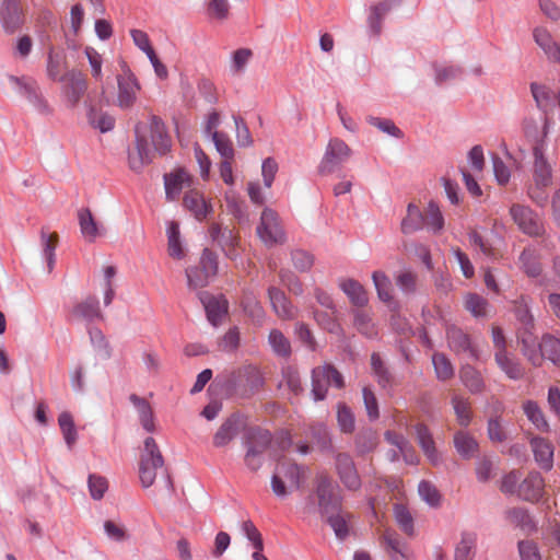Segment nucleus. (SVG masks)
<instances>
[{
	"label": "nucleus",
	"mask_w": 560,
	"mask_h": 560,
	"mask_svg": "<svg viewBox=\"0 0 560 560\" xmlns=\"http://www.w3.org/2000/svg\"><path fill=\"white\" fill-rule=\"evenodd\" d=\"M272 442L271 433L259 427H250L243 434L245 447L244 463L252 471H257L265 463V455Z\"/></svg>",
	"instance_id": "nucleus-1"
},
{
	"label": "nucleus",
	"mask_w": 560,
	"mask_h": 560,
	"mask_svg": "<svg viewBox=\"0 0 560 560\" xmlns=\"http://www.w3.org/2000/svg\"><path fill=\"white\" fill-rule=\"evenodd\" d=\"M163 467L164 458L159 445L153 438H147L139 460V477L142 486L151 487L155 481L158 470H162Z\"/></svg>",
	"instance_id": "nucleus-2"
},
{
	"label": "nucleus",
	"mask_w": 560,
	"mask_h": 560,
	"mask_svg": "<svg viewBox=\"0 0 560 560\" xmlns=\"http://www.w3.org/2000/svg\"><path fill=\"white\" fill-rule=\"evenodd\" d=\"M329 386L338 389L345 387V380L341 373L329 363L314 368L312 370V396L314 400H324Z\"/></svg>",
	"instance_id": "nucleus-3"
},
{
	"label": "nucleus",
	"mask_w": 560,
	"mask_h": 560,
	"mask_svg": "<svg viewBox=\"0 0 560 560\" xmlns=\"http://www.w3.org/2000/svg\"><path fill=\"white\" fill-rule=\"evenodd\" d=\"M510 215L517 229L529 237H541L546 233L545 223L539 213L529 206L513 203Z\"/></svg>",
	"instance_id": "nucleus-4"
},
{
	"label": "nucleus",
	"mask_w": 560,
	"mask_h": 560,
	"mask_svg": "<svg viewBox=\"0 0 560 560\" xmlns=\"http://www.w3.org/2000/svg\"><path fill=\"white\" fill-rule=\"evenodd\" d=\"M315 492L318 510L323 516L341 511L343 498L338 491V486L334 483L329 476L325 474L317 476Z\"/></svg>",
	"instance_id": "nucleus-5"
},
{
	"label": "nucleus",
	"mask_w": 560,
	"mask_h": 560,
	"mask_svg": "<svg viewBox=\"0 0 560 560\" xmlns=\"http://www.w3.org/2000/svg\"><path fill=\"white\" fill-rule=\"evenodd\" d=\"M257 234L261 242L268 247L282 245L287 240L278 214L269 208L264 209L260 215V222L257 225Z\"/></svg>",
	"instance_id": "nucleus-6"
},
{
	"label": "nucleus",
	"mask_w": 560,
	"mask_h": 560,
	"mask_svg": "<svg viewBox=\"0 0 560 560\" xmlns=\"http://www.w3.org/2000/svg\"><path fill=\"white\" fill-rule=\"evenodd\" d=\"M8 80L15 85L18 93L24 96L39 114L49 115L51 113L50 106L40 93V89L33 78L10 74L8 75Z\"/></svg>",
	"instance_id": "nucleus-7"
},
{
	"label": "nucleus",
	"mask_w": 560,
	"mask_h": 560,
	"mask_svg": "<svg viewBox=\"0 0 560 560\" xmlns=\"http://www.w3.org/2000/svg\"><path fill=\"white\" fill-rule=\"evenodd\" d=\"M352 151L349 145L339 138L329 140L325 154L319 164L320 174H331L337 171L351 156Z\"/></svg>",
	"instance_id": "nucleus-8"
},
{
	"label": "nucleus",
	"mask_w": 560,
	"mask_h": 560,
	"mask_svg": "<svg viewBox=\"0 0 560 560\" xmlns=\"http://www.w3.org/2000/svg\"><path fill=\"white\" fill-rule=\"evenodd\" d=\"M335 468L340 482L346 489L358 491L361 488V477L350 454L345 452L335 453Z\"/></svg>",
	"instance_id": "nucleus-9"
},
{
	"label": "nucleus",
	"mask_w": 560,
	"mask_h": 560,
	"mask_svg": "<svg viewBox=\"0 0 560 560\" xmlns=\"http://www.w3.org/2000/svg\"><path fill=\"white\" fill-rule=\"evenodd\" d=\"M517 342L521 345V352L534 366H541L542 354L540 350V341L536 335L535 328L517 327Z\"/></svg>",
	"instance_id": "nucleus-10"
},
{
	"label": "nucleus",
	"mask_w": 560,
	"mask_h": 560,
	"mask_svg": "<svg viewBox=\"0 0 560 560\" xmlns=\"http://www.w3.org/2000/svg\"><path fill=\"white\" fill-rule=\"evenodd\" d=\"M0 23L7 34H14L24 23V11L20 0H2Z\"/></svg>",
	"instance_id": "nucleus-11"
},
{
	"label": "nucleus",
	"mask_w": 560,
	"mask_h": 560,
	"mask_svg": "<svg viewBox=\"0 0 560 560\" xmlns=\"http://www.w3.org/2000/svg\"><path fill=\"white\" fill-rule=\"evenodd\" d=\"M446 338L450 349L456 354H466L474 360L479 359V350L472 343L470 336L462 328L450 326L446 329Z\"/></svg>",
	"instance_id": "nucleus-12"
},
{
	"label": "nucleus",
	"mask_w": 560,
	"mask_h": 560,
	"mask_svg": "<svg viewBox=\"0 0 560 560\" xmlns=\"http://www.w3.org/2000/svg\"><path fill=\"white\" fill-rule=\"evenodd\" d=\"M533 179L537 188H547L552 183V168L544 153V144L537 143L533 148Z\"/></svg>",
	"instance_id": "nucleus-13"
},
{
	"label": "nucleus",
	"mask_w": 560,
	"mask_h": 560,
	"mask_svg": "<svg viewBox=\"0 0 560 560\" xmlns=\"http://www.w3.org/2000/svg\"><path fill=\"white\" fill-rule=\"evenodd\" d=\"M117 105L122 109L130 108L135 104L137 93L140 90L137 78L128 69L122 75L117 77Z\"/></svg>",
	"instance_id": "nucleus-14"
},
{
	"label": "nucleus",
	"mask_w": 560,
	"mask_h": 560,
	"mask_svg": "<svg viewBox=\"0 0 560 560\" xmlns=\"http://www.w3.org/2000/svg\"><path fill=\"white\" fill-rule=\"evenodd\" d=\"M209 235L211 240L217 243L225 256L230 259L236 258V246L238 243L237 236L233 230L222 226L219 223H212L209 228Z\"/></svg>",
	"instance_id": "nucleus-15"
},
{
	"label": "nucleus",
	"mask_w": 560,
	"mask_h": 560,
	"mask_svg": "<svg viewBox=\"0 0 560 560\" xmlns=\"http://www.w3.org/2000/svg\"><path fill=\"white\" fill-rule=\"evenodd\" d=\"M533 39L535 44L544 51L549 61L560 65V42H556L553 39L547 27H534Z\"/></svg>",
	"instance_id": "nucleus-16"
},
{
	"label": "nucleus",
	"mask_w": 560,
	"mask_h": 560,
	"mask_svg": "<svg viewBox=\"0 0 560 560\" xmlns=\"http://www.w3.org/2000/svg\"><path fill=\"white\" fill-rule=\"evenodd\" d=\"M529 445L538 466L546 471L551 470L555 451L552 443L542 436L535 435L529 439Z\"/></svg>",
	"instance_id": "nucleus-17"
},
{
	"label": "nucleus",
	"mask_w": 560,
	"mask_h": 560,
	"mask_svg": "<svg viewBox=\"0 0 560 560\" xmlns=\"http://www.w3.org/2000/svg\"><path fill=\"white\" fill-rule=\"evenodd\" d=\"M268 296L271 307L279 318L290 320L296 316V307L282 290L271 285L268 288Z\"/></svg>",
	"instance_id": "nucleus-18"
},
{
	"label": "nucleus",
	"mask_w": 560,
	"mask_h": 560,
	"mask_svg": "<svg viewBox=\"0 0 560 560\" xmlns=\"http://www.w3.org/2000/svg\"><path fill=\"white\" fill-rule=\"evenodd\" d=\"M544 478L540 472L532 471L518 485L517 494L521 499L529 502L538 501L544 492Z\"/></svg>",
	"instance_id": "nucleus-19"
},
{
	"label": "nucleus",
	"mask_w": 560,
	"mask_h": 560,
	"mask_svg": "<svg viewBox=\"0 0 560 560\" xmlns=\"http://www.w3.org/2000/svg\"><path fill=\"white\" fill-rule=\"evenodd\" d=\"M494 361L500 371L512 381H520L525 376V368L520 360L509 352H494Z\"/></svg>",
	"instance_id": "nucleus-20"
},
{
	"label": "nucleus",
	"mask_w": 560,
	"mask_h": 560,
	"mask_svg": "<svg viewBox=\"0 0 560 560\" xmlns=\"http://www.w3.org/2000/svg\"><path fill=\"white\" fill-rule=\"evenodd\" d=\"M200 300L205 306L208 320L213 326H219L228 314V301L223 296H213L208 293H201Z\"/></svg>",
	"instance_id": "nucleus-21"
},
{
	"label": "nucleus",
	"mask_w": 560,
	"mask_h": 560,
	"mask_svg": "<svg viewBox=\"0 0 560 560\" xmlns=\"http://www.w3.org/2000/svg\"><path fill=\"white\" fill-rule=\"evenodd\" d=\"M183 205L198 221L205 220L212 212V205L198 190L187 191L184 196Z\"/></svg>",
	"instance_id": "nucleus-22"
},
{
	"label": "nucleus",
	"mask_w": 560,
	"mask_h": 560,
	"mask_svg": "<svg viewBox=\"0 0 560 560\" xmlns=\"http://www.w3.org/2000/svg\"><path fill=\"white\" fill-rule=\"evenodd\" d=\"M150 131H151V141L154 145L155 151L164 155L171 151L172 140L170 135L166 131V127L163 120L152 115L150 118Z\"/></svg>",
	"instance_id": "nucleus-23"
},
{
	"label": "nucleus",
	"mask_w": 560,
	"mask_h": 560,
	"mask_svg": "<svg viewBox=\"0 0 560 560\" xmlns=\"http://www.w3.org/2000/svg\"><path fill=\"white\" fill-rule=\"evenodd\" d=\"M71 314L73 317L82 319L88 324H91L98 319H103L100 302L97 298L94 295H90L82 300L81 302H78L73 306Z\"/></svg>",
	"instance_id": "nucleus-24"
},
{
	"label": "nucleus",
	"mask_w": 560,
	"mask_h": 560,
	"mask_svg": "<svg viewBox=\"0 0 560 560\" xmlns=\"http://www.w3.org/2000/svg\"><path fill=\"white\" fill-rule=\"evenodd\" d=\"M65 82L63 93L67 101L74 107L86 91V81L79 72H68L62 81Z\"/></svg>",
	"instance_id": "nucleus-25"
},
{
	"label": "nucleus",
	"mask_w": 560,
	"mask_h": 560,
	"mask_svg": "<svg viewBox=\"0 0 560 560\" xmlns=\"http://www.w3.org/2000/svg\"><path fill=\"white\" fill-rule=\"evenodd\" d=\"M399 4L400 2L398 0H385L371 8L368 24L372 35L378 36L381 34L384 18L390 10Z\"/></svg>",
	"instance_id": "nucleus-26"
},
{
	"label": "nucleus",
	"mask_w": 560,
	"mask_h": 560,
	"mask_svg": "<svg viewBox=\"0 0 560 560\" xmlns=\"http://www.w3.org/2000/svg\"><path fill=\"white\" fill-rule=\"evenodd\" d=\"M462 384L474 395L481 394L486 389V382L480 373L471 364H463L459 369Z\"/></svg>",
	"instance_id": "nucleus-27"
},
{
	"label": "nucleus",
	"mask_w": 560,
	"mask_h": 560,
	"mask_svg": "<svg viewBox=\"0 0 560 560\" xmlns=\"http://www.w3.org/2000/svg\"><path fill=\"white\" fill-rule=\"evenodd\" d=\"M152 154L149 143L144 137L137 136L136 148L129 152L128 162L129 166L135 172H140L144 165L151 163Z\"/></svg>",
	"instance_id": "nucleus-28"
},
{
	"label": "nucleus",
	"mask_w": 560,
	"mask_h": 560,
	"mask_svg": "<svg viewBox=\"0 0 560 560\" xmlns=\"http://www.w3.org/2000/svg\"><path fill=\"white\" fill-rule=\"evenodd\" d=\"M415 431L418 443L427 458L433 465H438L440 463V456L430 429L424 423H418L415 427Z\"/></svg>",
	"instance_id": "nucleus-29"
},
{
	"label": "nucleus",
	"mask_w": 560,
	"mask_h": 560,
	"mask_svg": "<svg viewBox=\"0 0 560 560\" xmlns=\"http://www.w3.org/2000/svg\"><path fill=\"white\" fill-rule=\"evenodd\" d=\"M337 310L313 311V317L317 325L328 331L331 335L337 336L340 339L346 337L345 330L336 317Z\"/></svg>",
	"instance_id": "nucleus-30"
},
{
	"label": "nucleus",
	"mask_w": 560,
	"mask_h": 560,
	"mask_svg": "<svg viewBox=\"0 0 560 560\" xmlns=\"http://www.w3.org/2000/svg\"><path fill=\"white\" fill-rule=\"evenodd\" d=\"M454 447L464 459H470L479 451V443L468 431L459 430L454 434Z\"/></svg>",
	"instance_id": "nucleus-31"
},
{
	"label": "nucleus",
	"mask_w": 560,
	"mask_h": 560,
	"mask_svg": "<svg viewBox=\"0 0 560 560\" xmlns=\"http://www.w3.org/2000/svg\"><path fill=\"white\" fill-rule=\"evenodd\" d=\"M520 268L530 278H537L541 275L539 253L534 247H525L518 257Z\"/></svg>",
	"instance_id": "nucleus-32"
},
{
	"label": "nucleus",
	"mask_w": 560,
	"mask_h": 560,
	"mask_svg": "<svg viewBox=\"0 0 560 560\" xmlns=\"http://www.w3.org/2000/svg\"><path fill=\"white\" fill-rule=\"evenodd\" d=\"M378 443L377 432L372 428H363L354 438L355 453L359 456L372 453L376 450Z\"/></svg>",
	"instance_id": "nucleus-33"
},
{
	"label": "nucleus",
	"mask_w": 560,
	"mask_h": 560,
	"mask_svg": "<svg viewBox=\"0 0 560 560\" xmlns=\"http://www.w3.org/2000/svg\"><path fill=\"white\" fill-rule=\"evenodd\" d=\"M240 418L236 415L230 416L213 435V445L223 447L228 445L238 432Z\"/></svg>",
	"instance_id": "nucleus-34"
},
{
	"label": "nucleus",
	"mask_w": 560,
	"mask_h": 560,
	"mask_svg": "<svg viewBox=\"0 0 560 560\" xmlns=\"http://www.w3.org/2000/svg\"><path fill=\"white\" fill-rule=\"evenodd\" d=\"M339 288L355 306H364L369 302L368 293L363 285L354 279H343Z\"/></svg>",
	"instance_id": "nucleus-35"
},
{
	"label": "nucleus",
	"mask_w": 560,
	"mask_h": 560,
	"mask_svg": "<svg viewBox=\"0 0 560 560\" xmlns=\"http://www.w3.org/2000/svg\"><path fill=\"white\" fill-rule=\"evenodd\" d=\"M523 411L535 429L542 433H548L550 431L549 422L547 421L542 409L536 401L526 400L523 404Z\"/></svg>",
	"instance_id": "nucleus-36"
},
{
	"label": "nucleus",
	"mask_w": 560,
	"mask_h": 560,
	"mask_svg": "<svg viewBox=\"0 0 560 560\" xmlns=\"http://www.w3.org/2000/svg\"><path fill=\"white\" fill-rule=\"evenodd\" d=\"M310 435L315 441L318 450L323 453H336L332 445V439L328 427L323 422H316L310 425Z\"/></svg>",
	"instance_id": "nucleus-37"
},
{
	"label": "nucleus",
	"mask_w": 560,
	"mask_h": 560,
	"mask_svg": "<svg viewBox=\"0 0 560 560\" xmlns=\"http://www.w3.org/2000/svg\"><path fill=\"white\" fill-rule=\"evenodd\" d=\"M129 399L138 410L139 420H140L142 428L147 432H150V433L154 432V430H155L154 416H153V411H152L150 404L144 398H141V397L137 396L136 394L130 395Z\"/></svg>",
	"instance_id": "nucleus-38"
},
{
	"label": "nucleus",
	"mask_w": 560,
	"mask_h": 560,
	"mask_svg": "<svg viewBox=\"0 0 560 560\" xmlns=\"http://www.w3.org/2000/svg\"><path fill=\"white\" fill-rule=\"evenodd\" d=\"M188 179L189 175L183 170L164 175L166 199L170 201L175 200L179 196L184 183Z\"/></svg>",
	"instance_id": "nucleus-39"
},
{
	"label": "nucleus",
	"mask_w": 560,
	"mask_h": 560,
	"mask_svg": "<svg viewBox=\"0 0 560 560\" xmlns=\"http://www.w3.org/2000/svg\"><path fill=\"white\" fill-rule=\"evenodd\" d=\"M381 539L392 560H402L405 558L404 549L406 545L394 529H385Z\"/></svg>",
	"instance_id": "nucleus-40"
},
{
	"label": "nucleus",
	"mask_w": 560,
	"mask_h": 560,
	"mask_svg": "<svg viewBox=\"0 0 560 560\" xmlns=\"http://www.w3.org/2000/svg\"><path fill=\"white\" fill-rule=\"evenodd\" d=\"M80 231L83 237L89 242H94L101 234L100 228L89 208H82L78 212Z\"/></svg>",
	"instance_id": "nucleus-41"
},
{
	"label": "nucleus",
	"mask_w": 560,
	"mask_h": 560,
	"mask_svg": "<svg viewBox=\"0 0 560 560\" xmlns=\"http://www.w3.org/2000/svg\"><path fill=\"white\" fill-rule=\"evenodd\" d=\"M66 68V58L62 52L55 51L52 48L47 55L46 72L52 81L62 82L66 78L63 70Z\"/></svg>",
	"instance_id": "nucleus-42"
},
{
	"label": "nucleus",
	"mask_w": 560,
	"mask_h": 560,
	"mask_svg": "<svg viewBox=\"0 0 560 560\" xmlns=\"http://www.w3.org/2000/svg\"><path fill=\"white\" fill-rule=\"evenodd\" d=\"M477 534L464 532L455 548V560H472L476 553Z\"/></svg>",
	"instance_id": "nucleus-43"
},
{
	"label": "nucleus",
	"mask_w": 560,
	"mask_h": 560,
	"mask_svg": "<svg viewBox=\"0 0 560 560\" xmlns=\"http://www.w3.org/2000/svg\"><path fill=\"white\" fill-rule=\"evenodd\" d=\"M513 312L517 320V327L535 328V319L530 312L528 296L521 295L515 300Z\"/></svg>",
	"instance_id": "nucleus-44"
},
{
	"label": "nucleus",
	"mask_w": 560,
	"mask_h": 560,
	"mask_svg": "<svg viewBox=\"0 0 560 560\" xmlns=\"http://www.w3.org/2000/svg\"><path fill=\"white\" fill-rule=\"evenodd\" d=\"M371 369L372 373L376 378L377 384L386 389L389 388L393 384V375L389 372L388 368L382 360L381 355L376 352H373L371 355Z\"/></svg>",
	"instance_id": "nucleus-45"
},
{
	"label": "nucleus",
	"mask_w": 560,
	"mask_h": 560,
	"mask_svg": "<svg viewBox=\"0 0 560 560\" xmlns=\"http://www.w3.org/2000/svg\"><path fill=\"white\" fill-rule=\"evenodd\" d=\"M424 228V215L413 203L407 208V217L401 221V232L410 234Z\"/></svg>",
	"instance_id": "nucleus-46"
},
{
	"label": "nucleus",
	"mask_w": 560,
	"mask_h": 560,
	"mask_svg": "<svg viewBox=\"0 0 560 560\" xmlns=\"http://www.w3.org/2000/svg\"><path fill=\"white\" fill-rule=\"evenodd\" d=\"M540 350L542 361L545 359L551 361L555 365L560 366V339L552 335H544L540 340Z\"/></svg>",
	"instance_id": "nucleus-47"
},
{
	"label": "nucleus",
	"mask_w": 560,
	"mask_h": 560,
	"mask_svg": "<svg viewBox=\"0 0 560 560\" xmlns=\"http://www.w3.org/2000/svg\"><path fill=\"white\" fill-rule=\"evenodd\" d=\"M424 215V226L432 233L438 234L444 228V217L439 205L431 200L427 207Z\"/></svg>",
	"instance_id": "nucleus-48"
},
{
	"label": "nucleus",
	"mask_w": 560,
	"mask_h": 560,
	"mask_svg": "<svg viewBox=\"0 0 560 560\" xmlns=\"http://www.w3.org/2000/svg\"><path fill=\"white\" fill-rule=\"evenodd\" d=\"M374 287L381 301L389 303L393 300V283L389 277L381 270L372 273Z\"/></svg>",
	"instance_id": "nucleus-49"
},
{
	"label": "nucleus",
	"mask_w": 560,
	"mask_h": 560,
	"mask_svg": "<svg viewBox=\"0 0 560 560\" xmlns=\"http://www.w3.org/2000/svg\"><path fill=\"white\" fill-rule=\"evenodd\" d=\"M394 517L399 528L408 536L415 535V522L409 509L401 503H395Z\"/></svg>",
	"instance_id": "nucleus-50"
},
{
	"label": "nucleus",
	"mask_w": 560,
	"mask_h": 560,
	"mask_svg": "<svg viewBox=\"0 0 560 560\" xmlns=\"http://www.w3.org/2000/svg\"><path fill=\"white\" fill-rule=\"evenodd\" d=\"M58 424L63 440L69 448H72L78 440V431L70 412L63 411L58 417Z\"/></svg>",
	"instance_id": "nucleus-51"
},
{
	"label": "nucleus",
	"mask_w": 560,
	"mask_h": 560,
	"mask_svg": "<svg viewBox=\"0 0 560 560\" xmlns=\"http://www.w3.org/2000/svg\"><path fill=\"white\" fill-rule=\"evenodd\" d=\"M276 471L285 478L291 483V486L295 487L296 489L301 487L302 478L304 475L303 466H300L295 463L283 462L277 466Z\"/></svg>",
	"instance_id": "nucleus-52"
},
{
	"label": "nucleus",
	"mask_w": 560,
	"mask_h": 560,
	"mask_svg": "<svg viewBox=\"0 0 560 560\" xmlns=\"http://www.w3.org/2000/svg\"><path fill=\"white\" fill-rule=\"evenodd\" d=\"M464 306L474 317H486L489 302L478 293H467L464 299Z\"/></svg>",
	"instance_id": "nucleus-53"
},
{
	"label": "nucleus",
	"mask_w": 560,
	"mask_h": 560,
	"mask_svg": "<svg viewBox=\"0 0 560 560\" xmlns=\"http://www.w3.org/2000/svg\"><path fill=\"white\" fill-rule=\"evenodd\" d=\"M89 124L105 133L113 130L115 126V118L107 113L98 112L94 107H90L88 110Z\"/></svg>",
	"instance_id": "nucleus-54"
},
{
	"label": "nucleus",
	"mask_w": 560,
	"mask_h": 560,
	"mask_svg": "<svg viewBox=\"0 0 560 560\" xmlns=\"http://www.w3.org/2000/svg\"><path fill=\"white\" fill-rule=\"evenodd\" d=\"M326 517L336 537L340 540L346 539L349 535L348 520L350 518V514L341 510L340 512L328 514Z\"/></svg>",
	"instance_id": "nucleus-55"
},
{
	"label": "nucleus",
	"mask_w": 560,
	"mask_h": 560,
	"mask_svg": "<svg viewBox=\"0 0 560 560\" xmlns=\"http://www.w3.org/2000/svg\"><path fill=\"white\" fill-rule=\"evenodd\" d=\"M268 342L272 351L281 358L291 355L290 340L279 329H271L268 336Z\"/></svg>",
	"instance_id": "nucleus-56"
},
{
	"label": "nucleus",
	"mask_w": 560,
	"mask_h": 560,
	"mask_svg": "<svg viewBox=\"0 0 560 560\" xmlns=\"http://www.w3.org/2000/svg\"><path fill=\"white\" fill-rule=\"evenodd\" d=\"M240 377L245 380V385L249 394L259 390L265 383L264 376L259 369L253 365L245 366L238 372Z\"/></svg>",
	"instance_id": "nucleus-57"
},
{
	"label": "nucleus",
	"mask_w": 560,
	"mask_h": 560,
	"mask_svg": "<svg viewBox=\"0 0 560 560\" xmlns=\"http://www.w3.org/2000/svg\"><path fill=\"white\" fill-rule=\"evenodd\" d=\"M337 423L339 430L345 434H351L355 429L354 413L345 402L337 405Z\"/></svg>",
	"instance_id": "nucleus-58"
},
{
	"label": "nucleus",
	"mask_w": 560,
	"mask_h": 560,
	"mask_svg": "<svg viewBox=\"0 0 560 560\" xmlns=\"http://www.w3.org/2000/svg\"><path fill=\"white\" fill-rule=\"evenodd\" d=\"M432 363L436 378L447 381L454 376V368L444 353L436 352L432 355Z\"/></svg>",
	"instance_id": "nucleus-59"
},
{
	"label": "nucleus",
	"mask_w": 560,
	"mask_h": 560,
	"mask_svg": "<svg viewBox=\"0 0 560 560\" xmlns=\"http://www.w3.org/2000/svg\"><path fill=\"white\" fill-rule=\"evenodd\" d=\"M40 241L43 246V257L47 261V268L50 272L55 266L56 256L55 249L58 241L57 234H48L44 230L40 232Z\"/></svg>",
	"instance_id": "nucleus-60"
},
{
	"label": "nucleus",
	"mask_w": 560,
	"mask_h": 560,
	"mask_svg": "<svg viewBox=\"0 0 560 560\" xmlns=\"http://www.w3.org/2000/svg\"><path fill=\"white\" fill-rule=\"evenodd\" d=\"M353 325L360 334L368 338H374L377 336V330L371 316L363 311H357L354 313Z\"/></svg>",
	"instance_id": "nucleus-61"
},
{
	"label": "nucleus",
	"mask_w": 560,
	"mask_h": 560,
	"mask_svg": "<svg viewBox=\"0 0 560 560\" xmlns=\"http://www.w3.org/2000/svg\"><path fill=\"white\" fill-rule=\"evenodd\" d=\"M211 140L215 147V150L223 160L234 159V148L230 137L225 132H214Z\"/></svg>",
	"instance_id": "nucleus-62"
},
{
	"label": "nucleus",
	"mask_w": 560,
	"mask_h": 560,
	"mask_svg": "<svg viewBox=\"0 0 560 560\" xmlns=\"http://www.w3.org/2000/svg\"><path fill=\"white\" fill-rule=\"evenodd\" d=\"M452 405L458 423L462 427H468L471 421V408L468 399H465L459 396H454L452 398Z\"/></svg>",
	"instance_id": "nucleus-63"
},
{
	"label": "nucleus",
	"mask_w": 560,
	"mask_h": 560,
	"mask_svg": "<svg viewBox=\"0 0 560 560\" xmlns=\"http://www.w3.org/2000/svg\"><path fill=\"white\" fill-rule=\"evenodd\" d=\"M242 306L244 312L258 325H261L265 319V311L257 301V299L253 295H246L242 300Z\"/></svg>",
	"instance_id": "nucleus-64"
}]
</instances>
